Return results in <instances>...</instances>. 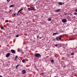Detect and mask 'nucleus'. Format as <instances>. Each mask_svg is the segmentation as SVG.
<instances>
[{"label":"nucleus","mask_w":77,"mask_h":77,"mask_svg":"<svg viewBox=\"0 0 77 77\" xmlns=\"http://www.w3.org/2000/svg\"><path fill=\"white\" fill-rule=\"evenodd\" d=\"M35 57L39 58L41 57L42 55L39 53H36L35 54Z\"/></svg>","instance_id":"nucleus-1"},{"label":"nucleus","mask_w":77,"mask_h":77,"mask_svg":"<svg viewBox=\"0 0 77 77\" xmlns=\"http://www.w3.org/2000/svg\"><path fill=\"white\" fill-rule=\"evenodd\" d=\"M28 9L29 11H33V10H34V9H35V7H32L30 8H28Z\"/></svg>","instance_id":"nucleus-2"},{"label":"nucleus","mask_w":77,"mask_h":77,"mask_svg":"<svg viewBox=\"0 0 77 77\" xmlns=\"http://www.w3.org/2000/svg\"><path fill=\"white\" fill-rule=\"evenodd\" d=\"M62 21L63 23H66V21H67V20L66 19H63L62 20Z\"/></svg>","instance_id":"nucleus-3"},{"label":"nucleus","mask_w":77,"mask_h":77,"mask_svg":"<svg viewBox=\"0 0 77 77\" xmlns=\"http://www.w3.org/2000/svg\"><path fill=\"white\" fill-rule=\"evenodd\" d=\"M11 52L12 53H13V54H15V52H16V51L15 50L13 49L11 50Z\"/></svg>","instance_id":"nucleus-4"},{"label":"nucleus","mask_w":77,"mask_h":77,"mask_svg":"<svg viewBox=\"0 0 77 77\" xmlns=\"http://www.w3.org/2000/svg\"><path fill=\"white\" fill-rule=\"evenodd\" d=\"M26 72L25 70H23L22 71V74H24Z\"/></svg>","instance_id":"nucleus-5"},{"label":"nucleus","mask_w":77,"mask_h":77,"mask_svg":"<svg viewBox=\"0 0 77 77\" xmlns=\"http://www.w3.org/2000/svg\"><path fill=\"white\" fill-rule=\"evenodd\" d=\"M10 54H11L10 53H8L6 55V57H9V56H10Z\"/></svg>","instance_id":"nucleus-6"},{"label":"nucleus","mask_w":77,"mask_h":77,"mask_svg":"<svg viewBox=\"0 0 77 77\" xmlns=\"http://www.w3.org/2000/svg\"><path fill=\"white\" fill-rule=\"evenodd\" d=\"M23 10V8H22L21 9H20L18 11V13H19L21 11H22Z\"/></svg>","instance_id":"nucleus-7"},{"label":"nucleus","mask_w":77,"mask_h":77,"mask_svg":"<svg viewBox=\"0 0 77 77\" xmlns=\"http://www.w3.org/2000/svg\"><path fill=\"white\" fill-rule=\"evenodd\" d=\"M57 34H58V32L54 33H53V36H54V35H57Z\"/></svg>","instance_id":"nucleus-8"},{"label":"nucleus","mask_w":77,"mask_h":77,"mask_svg":"<svg viewBox=\"0 0 77 77\" xmlns=\"http://www.w3.org/2000/svg\"><path fill=\"white\" fill-rule=\"evenodd\" d=\"M60 9H58L56 10V12H60Z\"/></svg>","instance_id":"nucleus-9"},{"label":"nucleus","mask_w":77,"mask_h":77,"mask_svg":"<svg viewBox=\"0 0 77 77\" xmlns=\"http://www.w3.org/2000/svg\"><path fill=\"white\" fill-rule=\"evenodd\" d=\"M58 4L59 5H62L63 3L61 2H59Z\"/></svg>","instance_id":"nucleus-10"},{"label":"nucleus","mask_w":77,"mask_h":77,"mask_svg":"<svg viewBox=\"0 0 77 77\" xmlns=\"http://www.w3.org/2000/svg\"><path fill=\"white\" fill-rule=\"evenodd\" d=\"M14 5H11L10 6L9 8H12V7H14Z\"/></svg>","instance_id":"nucleus-11"},{"label":"nucleus","mask_w":77,"mask_h":77,"mask_svg":"<svg viewBox=\"0 0 77 77\" xmlns=\"http://www.w3.org/2000/svg\"><path fill=\"white\" fill-rule=\"evenodd\" d=\"M58 38H59V40H60L61 39V38H62V36H58Z\"/></svg>","instance_id":"nucleus-12"},{"label":"nucleus","mask_w":77,"mask_h":77,"mask_svg":"<svg viewBox=\"0 0 77 77\" xmlns=\"http://www.w3.org/2000/svg\"><path fill=\"white\" fill-rule=\"evenodd\" d=\"M18 52H21L22 51L21 49H20V50H18Z\"/></svg>","instance_id":"nucleus-13"},{"label":"nucleus","mask_w":77,"mask_h":77,"mask_svg":"<svg viewBox=\"0 0 77 77\" xmlns=\"http://www.w3.org/2000/svg\"><path fill=\"white\" fill-rule=\"evenodd\" d=\"M56 40H57V41H59V37H56Z\"/></svg>","instance_id":"nucleus-14"},{"label":"nucleus","mask_w":77,"mask_h":77,"mask_svg":"<svg viewBox=\"0 0 77 77\" xmlns=\"http://www.w3.org/2000/svg\"><path fill=\"white\" fill-rule=\"evenodd\" d=\"M74 38H69V41H71L72 40H74Z\"/></svg>","instance_id":"nucleus-15"},{"label":"nucleus","mask_w":77,"mask_h":77,"mask_svg":"<svg viewBox=\"0 0 77 77\" xmlns=\"http://www.w3.org/2000/svg\"><path fill=\"white\" fill-rule=\"evenodd\" d=\"M26 61V60H22V62L23 63H24V62H25V61Z\"/></svg>","instance_id":"nucleus-16"},{"label":"nucleus","mask_w":77,"mask_h":77,"mask_svg":"<svg viewBox=\"0 0 77 77\" xmlns=\"http://www.w3.org/2000/svg\"><path fill=\"white\" fill-rule=\"evenodd\" d=\"M1 28L2 30H3V29H4V27H3V26H2Z\"/></svg>","instance_id":"nucleus-17"},{"label":"nucleus","mask_w":77,"mask_h":77,"mask_svg":"<svg viewBox=\"0 0 77 77\" xmlns=\"http://www.w3.org/2000/svg\"><path fill=\"white\" fill-rule=\"evenodd\" d=\"M51 20V18H49L48 19V21H50Z\"/></svg>","instance_id":"nucleus-18"},{"label":"nucleus","mask_w":77,"mask_h":77,"mask_svg":"<svg viewBox=\"0 0 77 77\" xmlns=\"http://www.w3.org/2000/svg\"><path fill=\"white\" fill-rule=\"evenodd\" d=\"M17 57H18V56H16L15 57V60H17Z\"/></svg>","instance_id":"nucleus-19"},{"label":"nucleus","mask_w":77,"mask_h":77,"mask_svg":"<svg viewBox=\"0 0 77 77\" xmlns=\"http://www.w3.org/2000/svg\"><path fill=\"white\" fill-rule=\"evenodd\" d=\"M10 1L11 0H7V2L8 3H9Z\"/></svg>","instance_id":"nucleus-20"},{"label":"nucleus","mask_w":77,"mask_h":77,"mask_svg":"<svg viewBox=\"0 0 77 77\" xmlns=\"http://www.w3.org/2000/svg\"><path fill=\"white\" fill-rule=\"evenodd\" d=\"M51 62L52 63H53L54 62V60H51Z\"/></svg>","instance_id":"nucleus-21"},{"label":"nucleus","mask_w":77,"mask_h":77,"mask_svg":"<svg viewBox=\"0 0 77 77\" xmlns=\"http://www.w3.org/2000/svg\"><path fill=\"white\" fill-rule=\"evenodd\" d=\"M19 66H20V65H17L16 66V69H17V68Z\"/></svg>","instance_id":"nucleus-22"},{"label":"nucleus","mask_w":77,"mask_h":77,"mask_svg":"<svg viewBox=\"0 0 77 77\" xmlns=\"http://www.w3.org/2000/svg\"><path fill=\"white\" fill-rule=\"evenodd\" d=\"M77 13L76 12H75L74 13V15H77Z\"/></svg>","instance_id":"nucleus-23"},{"label":"nucleus","mask_w":77,"mask_h":77,"mask_svg":"<svg viewBox=\"0 0 77 77\" xmlns=\"http://www.w3.org/2000/svg\"><path fill=\"white\" fill-rule=\"evenodd\" d=\"M19 36V35L18 34L16 35V37L17 38V37H18Z\"/></svg>","instance_id":"nucleus-24"},{"label":"nucleus","mask_w":77,"mask_h":77,"mask_svg":"<svg viewBox=\"0 0 77 77\" xmlns=\"http://www.w3.org/2000/svg\"><path fill=\"white\" fill-rule=\"evenodd\" d=\"M8 20H5V23H8Z\"/></svg>","instance_id":"nucleus-25"},{"label":"nucleus","mask_w":77,"mask_h":77,"mask_svg":"<svg viewBox=\"0 0 77 77\" xmlns=\"http://www.w3.org/2000/svg\"><path fill=\"white\" fill-rule=\"evenodd\" d=\"M71 55H74V53H72L71 54Z\"/></svg>","instance_id":"nucleus-26"},{"label":"nucleus","mask_w":77,"mask_h":77,"mask_svg":"<svg viewBox=\"0 0 77 77\" xmlns=\"http://www.w3.org/2000/svg\"><path fill=\"white\" fill-rule=\"evenodd\" d=\"M57 45H57V44H56V45H55V47H57Z\"/></svg>","instance_id":"nucleus-27"},{"label":"nucleus","mask_w":77,"mask_h":77,"mask_svg":"<svg viewBox=\"0 0 77 77\" xmlns=\"http://www.w3.org/2000/svg\"><path fill=\"white\" fill-rule=\"evenodd\" d=\"M18 15H19V13H17L16 14V15L18 16Z\"/></svg>","instance_id":"nucleus-28"},{"label":"nucleus","mask_w":77,"mask_h":77,"mask_svg":"<svg viewBox=\"0 0 77 77\" xmlns=\"http://www.w3.org/2000/svg\"><path fill=\"white\" fill-rule=\"evenodd\" d=\"M37 38H39V35H37Z\"/></svg>","instance_id":"nucleus-29"},{"label":"nucleus","mask_w":77,"mask_h":77,"mask_svg":"<svg viewBox=\"0 0 77 77\" xmlns=\"http://www.w3.org/2000/svg\"><path fill=\"white\" fill-rule=\"evenodd\" d=\"M67 14V13H65V15H66Z\"/></svg>","instance_id":"nucleus-30"},{"label":"nucleus","mask_w":77,"mask_h":77,"mask_svg":"<svg viewBox=\"0 0 77 77\" xmlns=\"http://www.w3.org/2000/svg\"><path fill=\"white\" fill-rule=\"evenodd\" d=\"M14 15H16V13L14 14Z\"/></svg>","instance_id":"nucleus-31"},{"label":"nucleus","mask_w":77,"mask_h":77,"mask_svg":"<svg viewBox=\"0 0 77 77\" xmlns=\"http://www.w3.org/2000/svg\"><path fill=\"white\" fill-rule=\"evenodd\" d=\"M0 77H3V76H2V75H0Z\"/></svg>","instance_id":"nucleus-32"},{"label":"nucleus","mask_w":77,"mask_h":77,"mask_svg":"<svg viewBox=\"0 0 77 77\" xmlns=\"http://www.w3.org/2000/svg\"><path fill=\"white\" fill-rule=\"evenodd\" d=\"M41 37H39V38L41 39Z\"/></svg>","instance_id":"nucleus-33"},{"label":"nucleus","mask_w":77,"mask_h":77,"mask_svg":"<svg viewBox=\"0 0 77 77\" xmlns=\"http://www.w3.org/2000/svg\"><path fill=\"white\" fill-rule=\"evenodd\" d=\"M44 23H43V24H44Z\"/></svg>","instance_id":"nucleus-34"}]
</instances>
